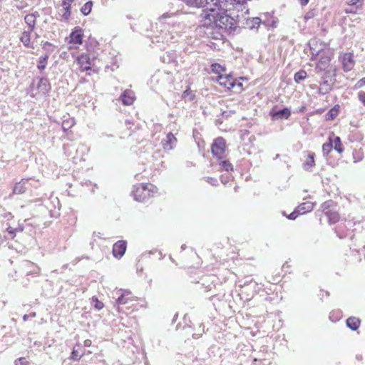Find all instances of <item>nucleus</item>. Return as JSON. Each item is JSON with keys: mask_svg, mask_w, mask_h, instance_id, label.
I'll return each instance as SVG.
<instances>
[{"mask_svg": "<svg viewBox=\"0 0 365 365\" xmlns=\"http://www.w3.org/2000/svg\"><path fill=\"white\" fill-rule=\"evenodd\" d=\"M163 147L165 150H173L177 145V138L171 133H168L166 138L162 141Z\"/></svg>", "mask_w": 365, "mask_h": 365, "instance_id": "obj_9", "label": "nucleus"}, {"mask_svg": "<svg viewBox=\"0 0 365 365\" xmlns=\"http://www.w3.org/2000/svg\"><path fill=\"white\" fill-rule=\"evenodd\" d=\"M8 232H9V233H13V232H14V230H13V228H12V227H9V228H8Z\"/></svg>", "mask_w": 365, "mask_h": 365, "instance_id": "obj_55", "label": "nucleus"}, {"mask_svg": "<svg viewBox=\"0 0 365 365\" xmlns=\"http://www.w3.org/2000/svg\"><path fill=\"white\" fill-rule=\"evenodd\" d=\"M359 99L364 105H365V93L364 92L361 91L359 93Z\"/></svg>", "mask_w": 365, "mask_h": 365, "instance_id": "obj_48", "label": "nucleus"}, {"mask_svg": "<svg viewBox=\"0 0 365 365\" xmlns=\"http://www.w3.org/2000/svg\"><path fill=\"white\" fill-rule=\"evenodd\" d=\"M30 316H31V317H36V313H35V312H33L32 314H31L29 315V317H30Z\"/></svg>", "mask_w": 365, "mask_h": 365, "instance_id": "obj_57", "label": "nucleus"}, {"mask_svg": "<svg viewBox=\"0 0 365 365\" xmlns=\"http://www.w3.org/2000/svg\"><path fill=\"white\" fill-rule=\"evenodd\" d=\"M307 76V73L304 70H300L294 74V81L296 83H299L301 81L304 80Z\"/></svg>", "mask_w": 365, "mask_h": 365, "instance_id": "obj_31", "label": "nucleus"}, {"mask_svg": "<svg viewBox=\"0 0 365 365\" xmlns=\"http://www.w3.org/2000/svg\"><path fill=\"white\" fill-rule=\"evenodd\" d=\"M332 148H333V147H332V143H331V140H329V143H326L323 144L322 152H323L324 155H328L331 152Z\"/></svg>", "mask_w": 365, "mask_h": 365, "instance_id": "obj_35", "label": "nucleus"}, {"mask_svg": "<svg viewBox=\"0 0 365 365\" xmlns=\"http://www.w3.org/2000/svg\"><path fill=\"white\" fill-rule=\"evenodd\" d=\"M115 294L118 295L115 303L118 306L129 304L130 302L134 300L131 292L129 290L120 289L115 292Z\"/></svg>", "mask_w": 365, "mask_h": 365, "instance_id": "obj_6", "label": "nucleus"}, {"mask_svg": "<svg viewBox=\"0 0 365 365\" xmlns=\"http://www.w3.org/2000/svg\"><path fill=\"white\" fill-rule=\"evenodd\" d=\"M27 360L24 357H21L18 360L15 361V365H26L27 364Z\"/></svg>", "mask_w": 365, "mask_h": 365, "instance_id": "obj_43", "label": "nucleus"}, {"mask_svg": "<svg viewBox=\"0 0 365 365\" xmlns=\"http://www.w3.org/2000/svg\"><path fill=\"white\" fill-rule=\"evenodd\" d=\"M360 324V320L354 317H349L346 319L347 327L353 331H356Z\"/></svg>", "mask_w": 365, "mask_h": 365, "instance_id": "obj_24", "label": "nucleus"}, {"mask_svg": "<svg viewBox=\"0 0 365 365\" xmlns=\"http://www.w3.org/2000/svg\"><path fill=\"white\" fill-rule=\"evenodd\" d=\"M73 0H63L62 6L64 9V13L62 14V18L64 21H67L71 16V6Z\"/></svg>", "mask_w": 365, "mask_h": 365, "instance_id": "obj_20", "label": "nucleus"}, {"mask_svg": "<svg viewBox=\"0 0 365 365\" xmlns=\"http://www.w3.org/2000/svg\"><path fill=\"white\" fill-rule=\"evenodd\" d=\"M325 215L327 217L330 224L336 223L339 220V213L333 210H327L325 212Z\"/></svg>", "mask_w": 365, "mask_h": 365, "instance_id": "obj_26", "label": "nucleus"}, {"mask_svg": "<svg viewBox=\"0 0 365 365\" xmlns=\"http://www.w3.org/2000/svg\"><path fill=\"white\" fill-rule=\"evenodd\" d=\"M204 179L207 182L211 184L213 186L217 185V180L216 178L212 177H205Z\"/></svg>", "mask_w": 365, "mask_h": 365, "instance_id": "obj_41", "label": "nucleus"}, {"mask_svg": "<svg viewBox=\"0 0 365 365\" xmlns=\"http://www.w3.org/2000/svg\"><path fill=\"white\" fill-rule=\"evenodd\" d=\"M365 86V77L360 79L356 84L355 88H360Z\"/></svg>", "mask_w": 365, "mask_h": 365, "instance_id": "obj_45", "label": "nucleus"}, {"mask_svg": "<svg viewBox=\"0 0 365 365\" xmlns=\"http://www.w3.org/2000/svg\"><path fill=\"white\" fill-rule=\"evenodd\" d=\"M29 315H28V314H25V315H24V317H23V320H24V322H26V321H27V319H29Z\"/></svg>", "mask_w": 365, "mask_h": 365, "instance_id": "obj_52", "label": "nucleus"}, {"mask_svg": "<svg viewBox=\"0 0 365 365\" xmlns=\"http://www.w3.org/2000/svg\"><path fill=\"white\" fill-rule=\"evenodd\" d=\"M333 202L332 201H326L321 205V209L322 212L325 213L327 210H330L329 208L332 205Z\"/></svg>", "mask_w": 365, "mask_h": 365, "instance_id": "obj_39", "label": "nucleus"}, {"mask_svg": "<svg viewBox=\"0 0 365 365\" xmlns=\"http://www.w3.org/2000/svg\"><path fill=\"white\" fill-rule=\"evenodd\" d=\"M342 66L344 71H350L354 66V56L351 53H345L342 58Z\"/></svg>", "mask_w": 365, "mask_h": 365, "instance_id": "obj_12", "label": "nucleus"}, {"mask_svg": "<svg viewBox=\"0 0 365 365\" xmlns=\"http://www.w3.org/2000/svg\"><path fill=\"white\" fill-rule=\"evenodd\" d=\"M37 88L40 92H41L43 94H46L48 93L51 90V85L47 78H41L39 79Z\"/></svg>", "mask_w": 365, "mask_h": 365, "instance_id": "obj_19", "label": "nucleus"}, {"mask_svg": "<svg viewBox=\"0 0 365 365\" xmlns=\"http://www.w3.org/2000/svg\"><path fill=\"white\" fill-rule=\"evenodd\" d=\"M215 0H187V4L190 6L205 7V5H210Z\"/></svg>", "mask_w": 365, "mask_h": 365, "instance_id": "obj_21", "label": "nucleus"}, {"mask_svg": "<svg viewBox=\"0 0 365 365\" xmlns=\"http://www.w3.org/2000/svg\"><path fill=\"white\" fill-rule=\"evenodd\" d=\"M31 178L29 179H22L19 182H16L13 188V194L14 195H21L26 192L27 190L26 185L29 183V180Z\"/></svg>", "mask_w": 365, "mask_h": 365, "instance_id": "obj_14", "label": "nucleus"}, {"mask_svg": "<svg viewBox=\"0 0 365 365\" xmlns=\"http://www.w3.org/2000/svg\"><path fill=\"white\" fill-rule=\"evenodd\" d=\"M202 335V333H199V334H193V337H199L200 336Z\"/></svg>", "mask_w": 365, "mask_h": 365, "instance_id": "obj_54", "label": "nucleus"}, {"mask_svg": "<svg viewBox=\"0 0 365 365\" xmlns=\"http://www.w3.org/2000/svg\"><path fill=\"white\" fill-rule=\"evenodd\" d=\"M211 69L213 73L219 75L222 74L225 70V68L219 63H212L211 65Z\"/></svg>", "mask_w": 365, "mask_h": 365, "instance_id": "obj_34", "label": "nucleus"}, {"mask_svg": "<svg viewBox=\"0 0 365 365\" xmlns=\"http://www.w3.org/2000/svg\"><path fill=\"white\" fill-rule=\"evenodd\" d=\"M217 81L220 86H224L227 89H231L235 87V79L231 75H218Z\"/></svg>", "mask_w": 365, "mask_h": 365, "instance_id": "obj_7", "label": "nucleus"}, {"mask_svg": "<svg viewBox=\"0 0 365 365\" xmlns=\"http://www.w3.org/2000/svg\"><path fill=\"white\" fill-rule=\"evenodd\" d=\"M84 346H90L91 345V341L90 339H86L83 342Z\"/></svg>", "mask_w": 365, "mask_h": 365, "instance_id": "obj_50", "label": "nucleus"}, {"mask_svg": "<svg viewBox=\"0 0 365 365\" xmlns=\"http://www.w3.org/2000/svg\"><path fill=\"white\" fill-rule=\"evenodd\" d=\"M314 157L315 154L312 152H309L307 158L306 159L305 162L303 163V168L304 170H308L312 167L314 166Z\"/></svg>", "mask_w": 365, "mask_h": 365, "instance_id": "obj_23", "label": "nucleus"}, {"mask_svg": "<svg viewBox=\"0 0 365 365\" xmlns=\"http://www.w3.org/2000/svg\"><path fill=\"white\" fill-rule=\"evenodd\" d=\"M314 208V204L311 202H305L302 204H300L297 207V212L300 215L305 214L308 212H310Z\"/></svg>", "mask_w": 365, "mask_h": 365, "instance_id": "obj_22", "label": "nucleus"}, {"mask_svg": "<svg viewBox=\"0 0 365 365\" xmlns=\"http://www.w3.org/2000/svg\"><path fill=\"white\" fill-rule=\"evenodd\" d=\"M156 187L152 184H138L133 186L132 195L134 199L139 202H143L153 196Z\"/></svg>", "mask_w": 365, "mask_h": 365, "instance_id": "obj_3", "label": "nucleus"}, {"mask_svg": "<svg viewBox=\"0 0 365 365\" xmlns=\"http://www.w3.org/2000/svg\"><path fill=\"white\" fill-rule=\"evenodd\" d=\"M309 44L312 59L320 55V59L315 68L316 73L318 74L322 72H324V73H327V72L335 73V68L330 66L332 52L329 49H326L327 45L317 39H312Z\"/></svg>", "mask_w": 365, "mask_h": 365, "instance_id": "obj_2", "label": "nucleus"}, {"mask_svg": "<svg viewBox=\"0 0 365 365\" xmlns=\"http://www.w3.org/2000/svg\"><path fill=\"white\" fill-rule=\"evenodd\" d=\"M92 304L97 310H101L103 307V303L95 297L92 298Z\"/></svg>", "mask_w": 365, "mask_h": 365, "instance_id": "obj_37", "label": "nucleus"}, {"mask_svg": "<svg viewBox=\"0 0 365 365\" xmlns=\"http://www.w3.org/2000/svg\"><path fill=\"white\" fill-rule=\"evenodd\" d=\"M83 34L81 29L76 28L70 34V43L75 44L82 43Z\"/></svg>", "mask_w": 365, "mask_h": 365, "instance_id": "obj_18", "label": "nucleus"}, {"mask_svg": "<svg viewBox=\"0 0 365 365\" xmlns=\"http://www.w3.org/2000/svg\"><path fill=\"white\" fill-rule=\"evenodd\" d=\"M82 356V354H80L79 351L75 348L73 349L71 353V359L73 361H78Z\"/></svg>", "mask_w": 365, "mask_h": 365, "instance_id": "obj_38", "label": "nucleus"}, {"mask_svg": "<svg viewBox=\"0 0 365 365\" xmlns=\"http://www.w3.org/2000/svg\"><path fill=\"white\" fill-rule=\"evenodd\" d=\"M237 86L238 87L241 88L242 86V83H236L235 82V86Z\"/></svg>", "mask_w": 365, "mask_h": 365, "instance_id": "obj_56", "label": "nucleus"}, {"mask_svg": "<svg viewBox=\"0 0 365 365\" xmlns=\"http://www.w3.org/2000/svg\"><path fill=\"white\" fill-rule=\"evenodd\" d=\"M360 9H358L356 8H355L354 6H350L349 8H346L344 9V11L346 14H357L359 13V11Z\"/></svg>", "mask_w": 365, "mask_h": 365, "instance_id": "obj_42", "label": "nucleus"}, {"mask_svg": "<svg viewBox=\"0 0 365 365\" xmlns=\"http://www.w3.org/2000/svg\"><path fill=\"white\" fill-rule=\"evenodd\" d=\"M291 115V111L289 108H284L278 110H272L270 115L273 119H288Z\"/></svg>", "mask_w": 365, "mask_h": 365, "instance_id": "obj_13", "label": "nucleus"}, {"mask_svg": "<svg viewBox=\"0 0 365 365\" xmlns=\"http://www.w3.org/2000/svg\"><path fill=\"white\" fill-rule=\"evenodd\" d=\"M160 76H162V77H163V76H164V77H165L168 80H169V81H172V78H171V76H170V74H169V73H156L153 77H154L155 78H158V77H160Z\"/></svg>", "mask_w": 365, "mask_h": 365, "instance_id": "obj_44", "label": "nucleus"}, {"mask_svg": "<svg viewBox=\"0 0 365 365\" xmlns=\"http://www.w3.org/2000/svg\"><path fill=\"white\" fill-rule=\"evenodd\" d=\"M180 16L176 13H165L159 18V21L168 24H175L179 22Z\"/></svg>", "mask_w": 365, "mask_h": 365, "instance_id": "obj_8", "label": "nucleus"}, {"mask_svg": "<svg viewBox=\"0 0 365 365\" xmlns=\"http://www.w3.org/2000/svg\"><path fill=\"white\" fill-rule=\"evenodd\" d=\"M32 31V30L29 29L24 30L21 32L19 37L20 41L26 48H34L32 43H31V34Z\"/></svg>", "mask_w": 365, "mask_h": 365, "instance_id": "obj_17", "label": "nucleus"}, {"mask_svg": "<svg viewBox=\"0 0 365 365\" xmlns=\"http://www.w3.org/2000/svg\"><path fill=\"white\" fill-rule=\"evenodd\" d=\"M42 48L43 50L46 51L47 52H52L53 51V45L48 42V41H44V42H42Z\"/></svg>", "mask_w": 365, "mask_h": 365, "instance_id": "obj_40", "label": "nucleus"}, {"mask_svg": "<svg viewBox=\"0 0 365 365\" xmlns=\"http://www.w3.org/2000/svg\"><path fill=\"white\" fill-rule=\"evenodd\" d=\"M332 147L339 153H341L344 151V148L341 145V139L339 137H335L333 140H331Z\"/></svg>", "mask_w": 365, "mask_h": 365, "instance_id": "obj_29", "label": "nucleus"}, {"mask_svg": "<svg viewBox=\"0 0 365 365\" xmlns=\"http://www.w3.org/2000/svg\"><path fill=\"white\" fill-rule=\"evenodd\" d=\"M248 283H249V281H245V282L243 283V284H239V286H240V287H243V286H245V284H248Z\"/></svg>", "mask_w": 365, "mask_h": 365, "instance_id": "obj_53", "label": "nucleus"}, {"mask_svg": "<svg viewBox=\"0 0 365 365\" xmlns=\"http://www.w3.org/2000/svg\"><path fill=\"white\" fill-rule=\"evenodd\" d=\"M353 158H354V163H357V162L360 161L362 159L361 155H360L359 152H355L353 154Z\"/></svg>", "mask_w": 365, "mask_h": 365, "instance_id": "obj_47", "label": "nucleus"}, {"mask_svg": "<svg viewBox=\"0 0 365 365\" xmlns=\"http://www.w3.org/2000/svg\"><path fill=\"white\" fill-rule=\"evenodd\" d=\"M185 248H186V245H182V247H181L182 250H184Z\"/></svg>", "mask_w": 365, "mask_h": 365, "instance_id": "obj_58", "label": "nucleus"}, {"mask_svg": "<svg viewBox=\"0 0 365 365\" xmlns=\"http://www.w3.org/2000/svg\"><path fill=\"white\" fill-rule=\"evenodd\" d=\"M126 250V242L123 240L118 241L113 245V254L114 257L120 258Z\"/></svg>", "mask_w": 365, "mask_h": 365, "instance_id": "obj_10", "label": "nucleus"}, {"mask_svg": "<svg viewBox=\"0 0 365 365\" xmlns=\"http://www.w3.org/2000/svg\"><path fill=\"white\" fill-rule=\"evenodd\" d=\"M176 54L174 52H166L161 57L162 61L165 63H171L175 61Z\"/></svg>", "mask_w": 365, "mask_h": 365, "instance_id": "obj_27", "label": "nucleus"}, {"mask_svg": "<svg viewBox=\"0 0 365 365\" xmlns=\"http://www.w3.org/2000/svg\"><path fill=\"white\" fill-rule=\"evenodd\" d=\"M35 38H39V35H38L37 33H36V34H35Z\"/></svg>", "mask_w": 365, "mask_h": 365, "instance_id": "obj_60", "label": "nucleus"}, {"mask_svg": "<svg viewBox=\"0 0 365 365\" xmlns=\"http://www.w3.org/2000/svg\"><path fill=\"white\" fill-rule=\"evenodd\" d=\"M335 76V73H329V72L323 73L319 86L317 87V85H311L310 87L312 88H317V93L319 95L327 94L333 89V86L336 81Z\"/></svg>", "mask_w": 365, "mask_h": 365, "instance_id": "obj_4", "label": "nucleus"}, {"mask_svg": "<svg viewBox=\"0 0 365 365\" xmlns=\"http://www.w3.org/2000/svg\"><path fill=\"white\" fill-rule=\"evenodd\" d=\"M236 9V6L226 5L222 6L219 4L212 3L205 5L201 16L205 20H209L210 24H215L216 27L228 30L235 28L236 21L232 16L231 10Z\"/></svg>", "mask_w": 365, "mask_h": 365, "instance_id": "obj_1", "label": "nucleus"}, {"mask_svg": "<svg viewBox=\"0 0 365 365\" xmlns=\"http://www.w3.org/2000/svg\"><path fill=\"white\" fill-rule=\"evenodd\" d=\"M328 114L330 115V118L333 119L337 115V110L331 109L329 110Z\"/></svg>", "mask_w": 365, "mask_h": 365, "instance_id": "obj_49", "label": "nucleus"}, {"mask_svg": "<svg viewBox=\"0 0 365 365\" xmlns=\"http://www.w3.org/2000/svg\"><path fill=\"white\" fill-rule=\"evenodd\" d=\"M220 166L226 171L232 170L233 169L232 165L227 160L220 161Z\"/></svg>", "mask_w": 365, "mask_h": 365, "instance_id": "obj_36", "label": "nucleus"}, {"mask_svg": "<svg viewBox=\"0 0 365 365\" xmlns=\"http://www.w3.org/2000/svg\"><path fill=\"white\" fill-rule=\"evenodd\" d=\"M77 62L80 65L81 71L91 69V59L88 55H81L78 57Z\"/></svg>", "mask_w": 365, "mask_h": 365, "instance_id": "obj_16", "label": "nucleus"}, {"mask_svg": "<svg viewBox=\"0 0 365 365\" xmlns=\"http://www.w3.org/2000/svg\"><path fill=\"white\" fill-rule=\"evenodd\" d=\"M309 0H299L301 5L305 6L309 3Z\"/></svg>", "mask_w": 365, "mask_h": 365, "instance_id": "obj_51", "label": "nucleus"}, {"mask_svg": "<svg viewBox=\"0 0 365 365\" xmlns=\"http://www.w3.org/2000/svg\"><path fill=\"white\" fill-rule=\"evenodd\" d=\"M48 57L49 56L48 54H46V55L40 57L38 63L37 65V67L38 69L43 70L46 68Z\"/></svg>", "mask_w": 365, "mask_h": 365, "instance_id": "obj_33", "label": "nucleus"}, {"mask_svg": "<svg viewBox=\"0 0 365 365\" xmlns=\"http://www.w3.org/2000/svg\"><path fill=\"white\" fill-rule=\"evenodd\" d=\"M300 215L298 213L297 208L292 212L289 216H287V218L289 220H295L297 217Z\"/></svg>", "mask_w": 365, "mask_h": 365, "instance_id": "obj_46", "label": "nucleus"}, {"mask_svg": "<svg viewBox=\"0 0 365 365\" xmlns=\"http://www.w3.org/2000/svg\"><path fill=\"white\" fill-rule=\"evenodd\" d=\"M93 2L92 1H88L86 2L81 9V11L82 14L85 16L88 15L92 9Z\"/></svg>", "mask_w": 365, "mask_h": 365, "instance_id": "obj_32", "label": "nucleus"}, {"mask_svg": "<svg viewBox=\"0 0 365 365\" xmlns=\"http://www.w3.org/2000/svg\"><path fill=\"white\" fill-rule=\"evenodd\" d=\"M225 150V140L223 138H217L212 145L211 150L214 155L222 158Z\"/></svg>", "mask_w": 365, "mask_h": 365, "instance_id": "obj_5", "label": "nucleus"}, {"mask_svg": "<svg viewBox=\"0 0 365 365\" xmlns=\"http://www.w3.org/2000/svg\"><path fill=\"white\" fill-rule=\"evenodd\" d=\"M39 17V14L35 11L31 14H26L24 16V21L28 26V29L34 31L36 24V19Z\"/></svg>", "mask_w": 365, "mask_h": 365, "instance_id": "obj_11", "label": "nucleus"}, {"mask_svg": "<svg viewBox=\"0 0 365 365\" xmlns=\"http://www.w3.org/2000/svg\"><path fill=\"white\" fill-rule=\"evenodd\" d=\"M346 4L349 6L361 10L364 5V0H346Z\"/></svg>", "mask_w": 365, "mask_h": 365, "instance_id": "obj_30", "label": "nucleus"}, {"mask_svg": "<svg viewBox=\"0 0 365 365\" xmlns=\"http://www.w3.org/2000/svg\"><path fill=\"white\" fill-rule=\"evenodd\" d=\"M120 99L125 106H130L133 104L135 100L133 91L131 90H125L120 96Z\"/></svg>", "mask_w": 365, "mask_h": 365, "instance_id": "obj_15", "label": "nucleus"}, {"mask_svg": "<svg viewBox=\"0 0 365 365\" xmlns=\"http://www.w3.org/2000/svg\"><path fill=\"white\" fill-rule=\"evenodd\" d=\"M76 124V120L73 118H67L64 119L62 122V128L64 131L68 130Z\"/></svg>", "mask_w": 365, "mask_h": 365, "instance_id": "obj_28", "label": "nucleus"}, {"mask_svg": "<svg viewBox=\"0 0 365 365\" xmlns=\"http://www.w3.org/2000/svg\"><path fill=\"white\" fill-rule=\"evenodd\" d=\"M202 327V332H204V326L202 324H200V328Z\"/></svg>", "mask_w": 365, "mask_h": 365, "instance_id": "obj_59", "label": "nucleus"}, {"mask_svg": "<svg viewBox=\"0 0 365 365\" xmlns=\"http://www.w3.org/2000/svg\"><path fill=\"white\" fill-rule=\"evenodd\" d=\"M261 19L259 17H254L251 19H247L246 20L245 26L250 29H253L255 28H258L260 25Z\"/></svg>", "mask_w": 365, "mask_h": 365, "instance_id": "obj_25", "label": "nucleus"}]
</instances>
